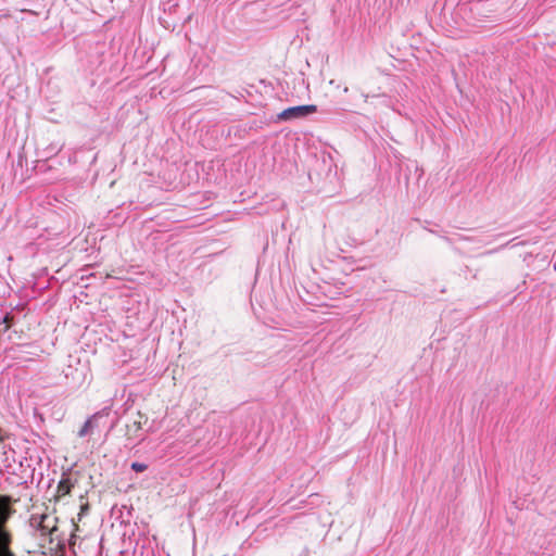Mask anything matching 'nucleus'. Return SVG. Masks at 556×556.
Instances as JSON below:
<instances>
[{"label":"nucleus","mask_w":556,"mask_h":556,"mask_svg":"<svg viewBox=\"0 0 556 556\" xmlns=\"http://www.w3.org/2000/svg\"><path fill=\"white\" fill-rule=\"evenodd\" d=\"M316 111L317 106L315 104H306L288 108L283 110L278 116L282 121H291L306 117L311 114H314Z\"/></svg>","instance_id":"nucleus-3"},{"label":"nucleus","mask_w":556,"mask_h":556,"mask_svg":"<svg viewBox=\"0 0 556 556\" xmlns=\"http://www.w3.org/2000/svg\"><path fill=\"white\" fill-rule=\"evenodd\" d=\"M39 531L41 536L49 538L50 543H55L56 545H59L62 541L58 534L59 529L56 527V518H52L48 515H42L39 522Z\"/></svg>","instance_id":"nucleus-2"},{"label":"nucleus","mask_w":556,"mask_h":556,"mask_svg":"<svg viewBox=\"0 0 556 556\" xmlns=\"http://www.w3.org/2000/svg\"><path fill=\"white\" fill-rule=\"evenodd\" d=\"M11 317L9 315H7L4 318H3V323H5V327H4V331L8 330L10 328V321H11Z\"/></svg>","instance_id":"nucleus-9"},{"label":"nucleus","mask_w":556,"mask_h":556,"mask_svg":"<svg viewBox=\"0 0 556 556\" xmlns=\"http://www.w3.org/2000/svg\"><path fill=\"white\" fill-rule=\"evenodd\" d=\"M9 496L0 495V556H15L10 549L11 534L5 530V523L11 515Z\"/></svg>","instance_id":"nucleus-1"},{"label":"nucleus","mask_w":556,"mask_h":556,"mask_svg":"<svg viewBox=\"0 0 556 556\" xmlns=\"http://www.w3.org/2000/svg\"><path fill=\"white\" fill-rule=\"evenodd\" d=\"M73 488V483L70 478H62L58 484L55 500L60 501L62 497L68 495Z\"/></svg>","instance_id":"nucleus-5"},{"label":"nucleus","mask_w":556,"mask_h":556,"mask_svg":"<svg viewBox=\"0 0 556 556\" xmlns=\"http://www.w3.org/2000/svg\"><path fill=\"white\" fill-rule=\"evenodd\" d=\"M100 417V413L92 415L90 418L86 420L81 429L78 431V435L80 438L86 437L87 434L93 433L94 429L98 428V419Z\"/></svg>","instance_id":"nucleus-4"},{"label":"nucleus","mask_w":556,"mask_h":556,"mask_svg":"<svg viewBox=\"0 0 556 556\" xmlns=\"http://www.w3.org/2000/svg\"><path fill=\"white\" fill-rule=\"evenodd\" d=\"M148 466L143 463H132L131 464V469L135 470L136 472H142L144 470H147Z\"/></svg>","instance_id":"nucleus-7"},{"label":"nucleus","mask_w":556,"mask_h":556,"mask_svg":"<svg viewBox=\"0 0 556 556\" xmlns=\"http://www.w3.org/2000/svg\"><path fill=\"white\" fill-rule=\"evenodd\" d=\"M138 420H134L131 424L127 425V434L129 437H136L137 433L142 429L141 419L143 418V416L140 413L138 414Z\"/></svg>","instance_id":"nucleus-6"},{"label":"nucleus","mask_w":556,"mask_h":556,"mask_svg":"<svg viewBox=\"0 0 556 556\" xmlns=\"http://www.w3.org/2000/svg\"><path fill=\"white\" fill-rule=\"evenodd\" d=\"M89 510V504L85 503L80 506V511L78 514V520L81 519L83 515L86 514Z\"/></svg>","instance_id":"nucleus-8"}]
</instances>
